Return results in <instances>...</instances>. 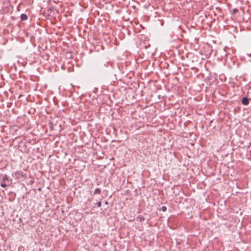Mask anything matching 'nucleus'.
<instances>
[{
	"label": "nucleus",
	"mask_w": 251,
	"mask_h": 251,
	"mask_svg": "<svg viewBox=\"0 0 251 251\" xmlns=\"http://www.w3.org/2000/svg\"><path fill=\"white\" fill-rule=\"evenodd\" d=\"M238 11V10L237 8H234L233 10L232 14H235Z\"/></svg>",
	"instance_id": "39448f33"
},
{
	"label": "nucleus",
	"mask_w": 251,
	"mask_h": 251,
	"mask_svg": "<svg viewBox=\"0 0 251 251\" xmlns=\"http://www.w3.org/2000/svg\"><path fill=\"white\" fill-rule=\"evenodd\" d=\"M249 100L247 98H243L242 100V103L244 105H247L249 104Z\"/></svg>",
	"instance_id": "f257e3e1"
},
{
	"label": "nucleus",
	"mask_w": 251,
	"mask_h": 251,
	"mask_svg": "<svg viewBox=\"0 0 251 251\" xmlns=\"http://www.w3.org/2000/svg\"><path fill=\"white\" fill-rule=\"evenodd\" d=\"M101 190L100 188H96L94 191V194H100Z\"/></svg>",
	"instance_id": "7ed1b4c3"
},
{
	"label": "nucleus",
	"mask_w": 251,
	"mask_h": 251,
	"mask_svg": "<svg viewBox=\"0 0 251 251\" xmlns=\"http://www.w3.org/2000/svg\"><path fill=\"white\" fill-rule=\"evenodd\" d=\"M21 19L23 21H25L27 19V16L25 14H22L21 15Z\"/></svg>",
	"instance_id": "f03ea898"
},
{
	"label": "nucleus",
	"mask_w": 251,
	"mask_h": 251,
	"mask_svg": "<svg viewBox=\"0 0 251 251\" xmlns=\"http://www.w3.org/2000/svg\"><path fill=\"white\" fill-rule=\"evenodd\" d=\"M105 203L106 204H108V202H107V201H105Z\"/></svg>",
	"instance_id": "1a4fd4ad"
},
{
	"label": "nucleus",
	"mask_w": 251,
	"mask_h": 251,
	"mask_svg": "<svg viewBox=\"0 0 251 251\" xmlns=\"http://www.w3.org/2000/svg\"><path fill=\"white\" fill-rule=\"evenodd\" d=\"M8 179V176H7L6 175H4L3 176H2V181H5L7 180Z\"/></svg>",
	"instance_id": "20e7f679"
},
{
	"label": "nucleus",
	"mask_w": 251,
	"mask_h": 251,
	"mask_svg": "<svg viewBox=\"0 0 251 251\" xmlns=\"http://www.w3.org/2000/svg\"><path fill=\"white\" fill-rule=\"evenodd\" d=\"M161 210L163 211H166V210H167V208L166 206H163L161 207Z\"/></svg>",
	"instance_id": "423d86ee"
},
{
	"label": "nucleus",
	"mask_w": 251,
	"mask_h": 251,
	"mask_svg": "<svg viewBox=\"0 0 251 251\" xmlns=\"http://www.w3.org/2000/svg\"><path fill=\"white\" fill-rule=\"evenodd\" d=\"M0 186L2 187H6L7 186V184L5 183H2L0 184Z\"/></svg>",
	"instance_id": "0eeeda50"
},
{
	"label": "nucleus",
	"mask_w": 251,
	"mask_h": 251,
	"mask_svg": "<svg viewBox=\"0 0 251 251\" xmlns=\"http://www.w3.org/2000/svg\"><path fill=\"white\" fill-rule=\"evenodd\" d=\"M97 205L99 207H101V202L100 201H99L97 203Z\"/></svg>",
	"instance_id": "6e6552de"
}]
</instances>
